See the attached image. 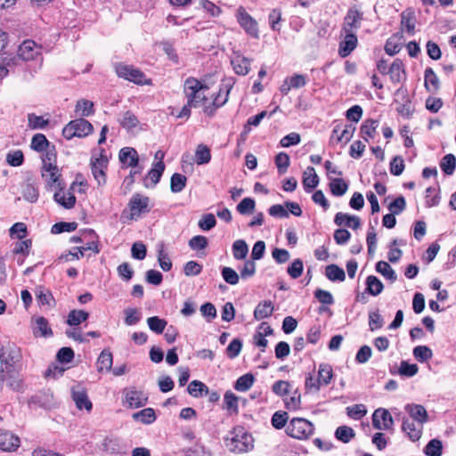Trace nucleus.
I'll return each instance as SVG.
<instances>
[{"instance_id": "nucleus-1", "label": "nucleus", "mask_w": 456, "mask_h": 456, "mask_svg": "<svg viewBox=\"0 0 456 456\" xmlns=\"http://www.w3.org/2000/svg\"><path fill=\"white\" fill-rule=\"evenodd\" d=\"M208 90V86L195 77H190L185 79L183 84V94L190 105L198 108L205 104L208 97L205 91Z\"/></svg>"}, {"instance_id": "nucleus-2", "label": "nucleus", "mask_w": 456, "mask_h": 456, "mask_svg": "<svg viewBox=\"0 0 456 456\" xmlns=\"http://www.w3.org/2000/svg\"><path fill=\"white\" fill-rule=\"evenodd\" d=\"M253 437L242 427H237L231 432L224 443L225 446L233 452L241 453L253 448Z\"/></svg>"}, {"instance_id": "nucleus-3", "label": "nucleus", "mask_w": 456, "mask_h": 456, "mask_svg": "<svg viewBox=\"0 0 456 456\" xmlns=\"http://www.w3.org/2000/svg\"><path fill=\"white\" fill-rule=\"evenodd\" d=\"M21 359V352L19 347L14 344L7 343L6 345H0V362L1 365L5 366L7 373H11L14 365Z\"/></svg>"}, {"instance_id": "nucleus-4", "label": "nucleus", "mask_w": 456, "mask_h": 456, "mask_svg": "<svg viewBox=\"0 0 456 456\" xmlns=\"http://www.w3.org/2000/svg\"><path fill=\"white\" fill-rule=\"evenodd\" d=\"M94 130L93 125L84 118L71 120L62 130L63 136L70 140L73 137H84Z\"/></svg>"}, {"instance_id": "nucleus-5", "label": "nucleus", "mask_w": 456, "mask_h": 456, "mask_svg": "<svg viewBox=\"0 0 456 456\" xmlns=\"http://www.w3.org/2000/svg\"><path fill=\"white\" fill-rule=\"evenodd\" d=\"M286 433L297 439H306L313 433V424L303 418H294L287 426Z\"/></svg>"}, {"instance_id": "nucleus-6", "label": "nucleus", "mask_w": 456, "mask_h": 456, "mask_svg": "<svg viewBox=\"0 0 456 456\" xmlns=\"http://www.w3.org/2000/svg\"><path fill=\"white\" fill-rule=\"evenodd\" d=\"M115 70H116L117 75L119 77L125 78V79H126L130 82H133L134 84H138V85H144V84L149 85L150 84V81L145 79L144 73L133 66L126 65L124 63H118L115 66Z\"/></svg>"}, {"instance_id": "nucleus-7", "label": "nucleus", "mask_w": 456, "mask_h": 456, "mask_svg": "<svg viewBox=\"0 0 456 456\" xmlns=\"http://www.w3.org/2000/svg\"><path fill=\"white\" fill-rule=\"evenodd\" d=\"M40 53V47L32 40L24 41L18 49L17 57H12L8 59L7 65H11V61L13 64H18L20 60L21 61H31L34 60Z\"/></svg>"}, {"instance_id": "nucleus-8", "label": "nucleus", "mask_w": 456, "mask_h": 456, "mask_svg": "<svg viewBox=\"0 0 456 456\" xmlns=\"http://www.w3.org/2000/svg\"><path fill=\"white\" fill-rule=\"evenodd\" d=\"M237 20L245 32L251 37L259 38V29L257 21L249 15L245 8L239 7L236 13Z\"/></svg>"}, {"instance_id": "nucleus-9", "label": "nucleus", "mask_w": 456, "mask_h": 456, "mask_svg": "<svg viewBox=\"0 0 456 456\" xmlns=\"http://www.w3.org/2000/svg\"><path fill=\"white\" fill-rule=\"evenodd\" d=\"M107 166L108 159L103 154V150H102L100 157L96 158L94 160L93 159L91 160L92 174L98 185H103L106 183L105 169L107 168Z\"/></svg>"}, {"instance_id": "nucleus-10", "label": "nucleus", "mask_w": 456, "mask_h": 456, "mask_svg": "<svg viewBox=\"0 0 456 456\" xmlns=\"http://www.w3.org/2000/svg\"><path fill=\"white\" fill-rule=\"evenodd\" d=\"M372 425L376 429L390 430L394 425V419L387 410L379 408L372 414Z\"/></svg>"}, {"instance_id": "nucleus-11", "label": "nucleus", "mask_w": 456, "mask_h": 456, "mask_svg": "<svg viewBox=\"0 0 456 456\" xmlns=\"http://www.w3.org/2000/svg\"><path fill=\"white\" fill-rule=\"evenodd\" d=\"M149 198L140 194L134 195L129 201L130 218L137 219L142 214L150 211Z\"/></svg>"}, {"instance_id": "nucleus-12", "label": "nucleus", "mask_w": 456, "mask_h": 456, "mask_svg": "<svg viewBox=\"0 0 456 456\" xmlns=\"http://www.w3.org/2000/svg\"><path fill=\"white\" fill-rule=\"evenodd\" d=\"M20 445V437L9 430L0 428V449L4 452H15Z\"/></svg>"}, {"instance_id": "nucleus-13", "label": "nucleus", "mask_w": 456, "mask_h": 456, "mask_svg": "<svg viewBox=\"0 0 456 456\" xmlns=\"http://www.w3.org/2000/svg\"><path fill=\"white\" fill-rule=\"evenodd\" d=\"M71 397L77 409H86L87 411L92 410L93 404L88 398L86 390L80 385L72 387Z\"/></svg>"}, {"instance_id": "nucleus-14", "label": "nucleus", "mask_w": 456, "mask_h": 456, "mask_svg": "<svg viewBox=\"0 0 456 456\" xmlns=\"http://www.w3.org/2000/svg\"><path fill=\"white\" fill-rule=\"evenodd\" d=\"M125 394V403L129 408H140L146 404L147 396L142 391H138L134 388H126Z\"/></svg>"}, {"instance_id": "nucleus-15", "label": "nucleus", "mask_w": 456, "mask_h": 456, "mask_svg": "<svg viewBox=\"0 0 456 456\" xmlns=\"http://www.w3.org/2000/svg\"><path fill=\"white\" fill-rule=\"evenodd\" d=\"M42 176L49 187L56 186L61 190L64 189V184L60 180L61 174L57 166L45 167L42 168Z\"/></svg>"}, {"instance_id": "nucleus-16", "label": "nucleus", "mask_w": 456, "mask_h": 456, "mask_svg": "<svg viewBox=\"0 0 456 456\" xmlns=\"http://www.w3.org/2000/svg\"><path fill=\"white\" fill-rule=\"evenodd\" d=\"M362 19V12L354 8H350L344 19L343 31L345 33H354V30L360 27Z\"/></svg>"}, {"instance_id": "nucleus-17", "label": "nucleus", "mask_w": 456, "mask_h": 456, "mask_svg": "<svg viewBox=\"0 0 456 456\" xmlns=\"http://www.w3.org/2000/svg\"><path fill=\"white\" fill-rule=\"evenodd\" d=\"M334 223L338 226H346L353 230H357L361 226V219L356 216H350L342 212L336 214Z\"/></svg>"}, {"instance_id": "nucleus-18", "label": "nucleus", "mask_w": 456, "mask_h": 456, "mask_svg": "<svg viewBox=\"0 0 456 456\" xmlns=\"http://www.w3.org/2000/svg\"><path fill=\"white\" fill-rule=\"evenodd\" d=\"M344 39L339 44L338 53L341 57L348 56L357 45V37L354 33H345Z\"/></svg>"}, {"instance_id": "nucleus-19", "label": "nucleus", "mask_w": 456, "mask_h": 456, "mask_svg": "<svg viewBox=\"0 0 456 456\" xmlns=\"http://www.w3.org/2000/svg\"><path fill=\"white\" fill-rule=\"evenodd\" d=\"M333 369L328 363H321L318 370L317 384H315V390L321 387L328 386L333 379Z\"/></svg>"}, {"instance_id": "nucleus-20", "label": "nucleus", "mask_w": 456, "mask_h": 456, "mask_svg": "<svg viewBox=\"0 0 456 456\" xmlns=\"http://www.w3.org/2000/svg\"><path fill=\"white\" fill-rule=\"evenodd\" d=\"M405 411L419 425H423L428 421V412L426 409L420 404H407L405 406Z\"/></svg>"}, {"instance_id": "nucleus-21", "label": "nucleus", "mask_w": 456, "mask_h": 456, "mask_svg": "<svg viewBox=\"0 0 456 456\" xmlns=\"http://www.w3.org/2000/svg\"><path fill=\"white\" fill-rule=\"evenodd\" d=\"M119 160L121 163L127 165V167H134L138 164V153L131 147H124L119 151Z\"/></svg>"}, {"instance_id": "nucleus-22", "label": "nucleus", "mask_w": 456, "mask_h": 456, "mask_svg": "<svg viewBox=\"0 0 456 456\" xmlns=\"http://www.w3.org/2000/svg\"><path fill=\"white\" fill-rule=\"evenodd\" d=\"M54 200L63 208L69 209L76 204V197L70 191L65 192L63 190L59 189L53 195Z\"/></svg>"}, {"instance_id": "nucleus-23", "label": "nucleus", "mask_w": 456, "mask_h": 456, "mask_svg": "<svg viewBox=\"0 0 456 456\" xmlns=\"http://www.w3.org/2000/svg\"><path fill=\"white\" fill-rule=\"evenodd\" d=\"M402 429L403 432L407 434V436L411 441L415 442L418 441L421 436L422 425L417 427L413 421H410L409 419H403Z\"/></svg>"}, {"instance_id": "nucleus-24", "label": "nucleus", "mask_w": 456, "mask_h": 456, "mask_svg": "<svg viewBox=\"0 0 456 456\" xmlns=\"http://www.w3.org/2000/svg\"><path fill=\"white\" fill-rule=\"evenodd\" d=\"M274 311L271 301L260 302L254 311V318L257 321L270 317Z\"/></svg>"}, {"instance_id": "nucleus-25", "label": "nucleus", "mask_w": 456, "mask_h": 456, "mask_svg": "<svg viewBox=\"0 0 456 456\" xmlns=\"http://www.w3.org/2000/svg\"><path fill=\"white\" fill-rule=\"evenodd\" d=\"M113 356L110 350H102L97 359V370L99 372L112 370Z\"/></svg>"}, {"instance_id": "nucleus-26", "label": "nucleus", "mask_w": 456, "mask_h": 456, "mask_svg": "<svg viewBox=\"0 0 456 456\" xmlns=\"http://www.w3.org/2000/svg\"><path fill=\"white\" fill-rule=\"evenodd\" d=\"M379 126V121L375 119H367L365 120L360 128V133L363 140L366 142L369 141L370 138H373L376 134V130Z\"/></svg>"}, {"instance_id": "nucleus-27", "label": "nucleus", "mask_w": 456, "mask_h": 456, "mask_svg": "<svg viewBox=\"0 0 456 456\" xmlns=\"http://www.w3.org/2000/svg\"><path fill=\"white\" fill-rule=\"evenodd\" d=\"M401 26L409 34H413L415 29V14L411 9H406L401 13Z\"/></svg>"}, {"instance_id": "nucleus-28", "label": "nucleus", "mask_w": 456, "mask_h": 456, "mask_svg": "<svg viewBox=\"0 0 456 456\" xmlns=\"http://www.w3.org/2000/svg\"><path fill=\"white\" fill-rule=\"evenodd\" d=\"M390 79L393 83L401 82L403 76L405 74L403 63L400 59H395L390 65L388 69Z\"/></svg>"}, {"instance_id": "nucleus-29", "label": "nucleus", "mask_w": 456, "mask_h": 456, "mask_svg": "<svg viewBox=\"0 0 456 456\" xmlns=\"http://www.w3.org/2000/svg\"><path fill=\"white\" fill-rule=\"evenodd\" d=\"M165 165L163 161L159 160L155 165L154 167L151 168L147 175V177L144 179V184L148 187L147 180L150 179L151 181V187H154L160 180V177L164 172Z\"/></svg>"}, {"instance_id": "nucleus-30", "label": "nucleus", "mask_w": 456, "mask_h": 456, "mask_svg": "<svg viewBox=\"0 0 456 456\" xmlns=\"http://www.w3.org/2000/svg\"><path fill=\"white\" fill-rule=\"evenodd\" d=\"M325 276L330 281H344L346 280L345 271L335 264L329 265L325 267Z\"/></svg>"}, {"instance_id": "nucleus-31", "label": "nucleus", "mask_w": 456, "mask_h": 456, "mask_svg": "<svg viewBox=\"0 0 456 456\" xmlns=\"http://www.w3.org/2000/svg\"><path fill=\"white\" fill-rule=\"evenodd\" d=\"M33 332L35 336L48 337L53 335L48 321L43 316L37 317L35 320Z\"/></svg>"}, {"instance_id": "nucleus-32", "label": "nucleus", "mask_w": 456, "mask_h": 456, "mask_svg": "<svg viewBox=\"0 0 456 456\" xmlns=\"http://www.w3.org/2000/svg\"><path fill=\"white\" fill-rule=\"evenodd\" d=\"M232 64L238 75L245 76L249 72L250 61L246 57L238 56L232 60Z\"/></svg>"}, {"instance_id": "nucleus-33", "label": "nucleus", "mask_w": 456, "mask_h": 456, "mask_svg": "<svg viewBox=\"0 0 456 456\" xmlns=\"http://www.w3.org/2000/svg\"><path fill=\"white\" fill-rule=\"evenodd\" d=\"M384 289L383 283L374 275H370L366 279V290L372 296L379 295Z\"/></svg>"}, {"instance_id": "nucleus-34", "label": "nucleus", "mask_w": 456, "mask_h": 456, "mask_svg": "<svg viewBox=\"0 0 456 456\" xmlns=\"http://www.w3.org/2000/svg\"><path fill=\"white\" fill-rule=\"evenodd\" d=\"M425 86L428 91H436L439 88V79L431 68H427L424 73Z\"/></svg>"}, {"instance_id": "nucleus-35", "label": "nucleus", "mask_w": 456, "mask_h": 456, "mask_svg": "<svg viewBox=\"0 0 456 456\" xmlns=\"http://www.w3.org/2000/svg\"><path fill=\"white\" fill-rule=\"evenodd\" d=\"M133 419L143 424H151L156 419V414L153 409L145 408L133 414Z\"/></svg>"}, {"instance_id": "nucleus-36", "label": "nucleus", "mask_w": 456, "mask_h": 456, "mask_svg": "<svg viewBox=\"0 0 456 456\" xmlns=\"http://www.w3.org/2000/svg\"><path fill=\"white\" fill-rule=\"evenodd\" d=\"M210 149L204 144H199L195 151V161L198 165H204L210 161Z\"/></svg>"}, {"instance_id": "nucleus-37", "label": "nucleus", "mask_w": 456, "mask_h": 456, "mask_svg": "<svg viewBox=\"0 0 456 456\" xmlns=\"http://www.w3.org/2000/svg\"><path fill=\"white\" fill-rule=\"evenodd\" d=\"M248 253V244L244 240H237L232 244V255L236 260L246 258Z\"/></svg>"}, {"instance_id": "nucleus-38", "label": "nucleus", "mask_w": 456, "mask_h": 456, "mask_svg": "<svg viewBox=\"0 0 456 456\" xmlns=\"http://www.w3.org/2000/svg\"><path fill=\"white\" fill-rule=\"evenodd\" d=\"M120 126L127 131L136 127L139 124L137 117L130 110L123 113L122 118L119 119Z\"/></svg>"}, {"instance_id": "nucleus-39", "label": "nucleus", "mask_w": 456, "mask_h": 456, "mask_svg": "<svg viewBox=\"0 0 456 456\" xmlns=\"http://www.w3.org/2000/svg\"><path fill=\"white\" fill-rule=\"evenodd\" d=\"M187 391L191 396L200 397L208 394V387L201 381L193 380L189 384Z\"/></svg>"}, {"instance_id": "nucleus-40", "label": "nucleus", "mask_w": 456, "mask_h": 456, "mask_svg": "<svg viewBox=\"0 0 456 456\" xmlns=\"http://www.w3.org/2000/svg\"><path fill=\"white\" fill-rule=\"evenodd\" d=\"M376 271L382 274L386 279L389 280L391 282L396 281V273L390 266V265L385 261H379L376 264Z\"/></svg>"}, {"instance_id": "nucleus-41", "label": "nucleus", "mask_w": 456, "mask_h": 456, "mask_svg": "<svg viewBox=\"0 0 456 456\" xmlns=\"http://www.w3.org/2000/svg\"><path fill=\"white\" fill-rule=\"evenodd\" d=\"M354 436V430L347 426H340L335 431V437L345 444L349 443Z\"/></svg>"}, {"instance_id": "nucleus-42", "label": "nucleus", "mask_w": 456, "mask_h": 456, "mask_svg": "<svg viewBox=\"0 0 456 456\" xmlns=\"http://www.w3.org/2000/svg\"><path fill=\"white\" fill-rule=\"evenodd\" d=\"M255 378L251 373L240 376L234 384V388L240 392L248 391L254 384Z\"/></svg>"}, {"instance_id": "nucleus-43", "label": "nucleus", "mask_w": 456, "mask_h": 456, "mask_svg": "<svg viewBox=\"0 0 456 456\" xmlns=\"http://www.w3.org/2000/svg\"><path fill=\"white\" fill-rule=\"evenodd\" d=\"M89 314L84 310H72L68 315L67 323L70 326H77L86 321Z\"/></svg>"}, {"instance_id": "nucleus-44", "label": "nucleus", "mask_w": 456, "mask_h": 456, "mask_svg": "<svg viewBox=\"0 0 456 456\" xmlns=\"http://www.w3.org/2000/svg\"><path fill=\"white\" fill-rule=\"evenodd\" d=\"M38 189L37 187L34 184V183H31V182H27L23 187H22V196L23 198L31 202V203H34L38 199Z\"/></svg>"}, {"instance_id": "nucleus-45", "label": "nucleus", "mask_w": 456, "mask_h": 456, "mask_svg": "<svg viewBox=\"0 0 456 456\" xmlns=\"http://www.w3.org/2000/svg\"><path fill=\"white\" fill-rule=\"evenodd\" d=\"M187 178L185 175L175 173L170 180V190L174 193L181 192L186 186Z\"/></svg>"}, {"instance_id": "nucleus-46", "label": "nucleus", "mask_w": 456, "mask_h": 456, "mask_svg": "<svg viewBox=\"0 0 456 456\" xmlns=\"http://www.w3.org/2000/svg\"><path fill=\"white\" fill-rule=\"evenodd\" d=\"M441 169L445 175H451L453 174L456 167V158L453 154H446L441 160Z\"/></svg>"}, {"instance_id": "nucleus-47", "label": "nucleus", "mask_w": 456, "mask_h": 456, "mask_svg": "<svg viewBox=\"0 0 456 456\" xmlns=\"http://www.w3.org/2000/svg\"><path fill=\"white\" fill-rule=\"evenodd\" d=\"M330 188L333 195L340 197L346 192L348 184L341 178H335L330 181Z\"/></svg>"}, {"instance_id": "nucleus-48", "label": "nucleus", "mask_w": 456, "mask_h": 456, "mask_svg": "<svg viewBox=\"0 0 456 456\" xmlns=\"http://www.w3.org/2000/svg\"><path fill=\"white\" fill-rule=\"evenodd\" d=\"M428 456H442L443 444L439 439L430 440L424 449Z\"/></svg>"}, {"instance_id": "nucleus-49", "label": "nucleus", "mask_w": 456, "mask_h": 456, "mask_svg": "<svg viewBox=\"0 0 456 456\" xmlns=\"http://www.w3.org/2000/svg\"><path fill=\"white\" fill-rule=\"evenodd\" d=\"M272 391L279 396L285 397L291 392V385L286 380H278L272 386Z\"/></svg>"}, {"instance_id": "nucleus-50", "label": "nucleus", "mask_w": 456, "mask_h": 456, "mask_svg": "<svg viewBox=\"0 0 456 456\" xmlns=\"http://www.w3.org/2000/svg\"><path fill=\"white\" fill-rule=\"evenodd\" d=\"M147 323L150 330L157 334L163 333L167 322L164 319H160L158 316L149 317L147 319Z\"/></svg>"}, {"instance_id": "nucleus-51", "label": "nucleus", "mask_w": 456, "mask_h": 456, "mask_svg": "<svg viewBox=\"0 0 456 456\" xmlns=\"http://www.w3.org/2000/svg\"><path fill=\"white\" fill-rule=\"evenodd\" d=\"M224 408L232 413L238 412V396L232 391H227L224 396Z\"/></svg>"}, {"instance_id": "nucleus-52", "label": "nucleus", "mask_w": 456, "mask_h": 456, "mask_svg": "<svg viewBox=\"0 0 456 456\" xmlns=\"http://www.w3.org/2000/svg\"><path fill=\"white\" fill-rule=\"evenodd\" d=\"M283 401H284L286 408L289 411H295V410H297L300 408L301 395L297 392V390H295L294 392L291 393V395L289 396H288V395L285 396Z\"/></svg>"}, {"instance_id": "nucleus-53", "label": "nucleus", "mask_w": 456, "mask_h": 456, "mask_svg": "<svg viewBox=\"0 0 456 456\" xmlns=\"http://www.w3.org/2000/svg\"><path fill=\"white\" fill-rule=\"evenodd\" d=\"M49 147V142L43 134H36L31 140V148L38 152H42Z\"/></svg>"}, {"instance_id": "nucleus-54", "label": "nucleus", "mask_w": 456, "mask_h": 456, "mask_svg": "<svg viewBox=\"0 0 456 456\" xmlns=\"http://www.w3.org/2000/svg\"><path fill=\"white\" fill-rule=\"evenodd\" d=\"M256 202L252 198H244L236 207L240 215H248L254 212Z\"/></svg>"}, {"instance_id": "nucleus-55", "label": "nucleus", "mask_w": 456, "mask_h": 456, "mask_svg": "<svg viewBox=\"0 0 456 456\" xmlns=\"http://www.w3.org/2000/svg\"><path fill=\"white\" fill-rule=\"evenodd\" d=\"M414 357L420 362H424L432 358V350L427 346H418L413 349Z\"/></svg>"}, {"instance_id": "nucleus-56", "label": "nucleus", "mask_w": 456, "mask_h": 456, "mask_svg": "<svg viewBox=\"0 0 456 456\" xmlns=\"http://www.w3.org/2000/svg\"><path fill=\"white\" fill-rule=\"evenodd\" d=\"M76 112L82 117H88L94 112V104L88 100H80L76 104Z\"/></svg>"}, {"instance_id": "nucleus-57", "label": "nucleus", "mask_w": 456, "mask_h": 456, "mask_svg": "<svg viewBox=\"0 0 456 456\" xmlns=\"http://www.w3.org/2000/svg\"><path fill=\"white\" fill-rule=\"evenodd\" d=\"M28 126L31 129H44L49 124L48 119H44L41 116H37L34 113L28 115Z\"/></svg>"}, {"instance_id": "nucleus-58", "label": "nucleus", "mask_w": 456, "mask_h": 456, "mask_svg": "<svg viewBox=\"0 0 456 456\" xmlns=\"http://www.w3.org/2000/svg\"><path fill=\"white\" fill-rule=\"evenodd\" d=\"M347 415L354 419H360L367 413V409L364 404H354L346 408Z\"/></svg>"}, {"instance_id": "nucleus-59", "label": "nucleus", "mask_w": 456, "mask_h": 456, "mask_svg": "<svg viewBox=\"0 0 456 456\" xmlns=\"http://www.w3.org/2000/svg\"><path fill=\"white\" fill-rule=\"evenodd\" d=\"M77 224L76 222H60L52 226L51 232L53 234L61 233L64 232H73L77 229Z\"/></svg>"}, {"instance_id": "nucleus-60", "label": "nucleus", "mask_w": 456, "mask_h": 456, "mask_svg": "<svg viewBox=\"0 0 456 456\" xmlns=\"http://www.w3.org/2000/svg\"><path fill=\"white\" fill-rule=\"evenodd\" d=\"M221 273L226 283L230 285H236L239 283L240 275L232 267H223Z\"/></svg>"}, {"instance_id": "nucleus-61", "label": "nucleus", "mask_w": 456, "mask_h": 456, "mask_svg": "<svg viewBox=\"0 0 456 456\" xmlns=\"http://www.w3.org/2000/svg\"><path fill=\"white\" fill-rule=\"evenodd\" d=\"M289 419V415L286 411H276L272 417L271 422L274 428L281 429L285 427Z\"/></svg>"}, {"instance_id": "nucleus-62", "label": "nucleus", "mask_w": 456, "mask_h": 456, "mask_svg": "<svg viewBox=\"0 0 456 456\" xmlns=\"http://www.w3.org/2000/svg\"><path fill=\"white\" fill-rule=\"evenodd\" d=\"M275 165L280 174H284L289 166V156L285 152H280L275 157Z\"/></svg>"}, {"instance_id": "nucleus-63", "label": "nucleus", "mask_w": 456, "mask_h": 456, "mask_svg": "<svg viewBox=\"0 0 456 456\" xmlns=\"http://www.w3.org/2000/svg\"><path fill=\"white\" fill-rule=\"evenodd\" d=\"M24 161V155L21 151H10L6 155V162L12 167H19Z\"/></svg>"}, {"instance_id": "nucleus-64", "label": "nucleus", "mask_w": 456, "mask_h": 456, "mask_svg": "<svg viewBox=\"0 0 456 456\" xmlns=\"http://www.w3.org/2000/svg\"><path fill=\"white\" fill-rule=\"evenodd\" d=\"M216 224V217L213 214L204 215L199 221L198 225L202 231H209Z\"/></svg>"}]
</instances>
